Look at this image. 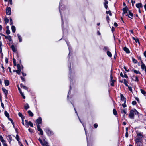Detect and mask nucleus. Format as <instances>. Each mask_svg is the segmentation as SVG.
Here are the masks:
<instances>
[{"label":"nucleus","instance_id":"50","mask_svg":"<svg viewBox=\"0 0 146 146\" xmlns=\"http://www.w3.org/2000/svg\"><path fill=\"white\" fill-rule=\"evenodd\" d=\"M6 33L7 35H9L10 33V31L9 29H7L6 32Z\"/></svg>","mask_w":146,"mask_h":146},{"label":"nucleus","instance_id":"61","mask_svg":"<svg viewBox=\"0 0 146 146\" xmlns=\"http://www.w3.org/2000/svg\"><path fill=\"white\" fill-rule=\"evenodd\" d=\"M5 62L6 63H8V60L7 58H5Z\"/></svg>","mask_w":146,"mask_h":146},{"label":"nucleus","instance_id":"32","mask_svg":"<svg viewBox=\"0 0 146 146\" xmlns=\"http://www.w3.org/2000/svg\"><path fill=\"white\" fill-rule=\"evenodd\" d=\"M132 38L133 40H135V41L137 43H138L139 44L140 43H139V39L138 38H135V37H133Z\"/></svg>","mask_w":146,"mask_h":146},{"label":"nucleus","instance_id":"49","mask_svg":"<svg viewBox=\"0 0 146 146\" xmlns=\"http://www.w3.org/2000/svg\"><path fill=\"white\" fill-rule=\"evenodd\" d=\"M106 13H107V14H109V15L110 16H111L112 15V13H111V11H106Z\"/></svg>","mask_w":146,"mask_h":146},{"label":"nucleus","instance_id":"39","mask_svg":"<svg viewBox=\"0 0 146 146\" xmlns=\"http://www.w3.org/2000/svg\"><path fill=\"white\" fill-rule=\"evenodd\" d=\"M109 50V48L108 47L106 46H104L103 48V50L106 51H108Z\"/></svg>","mask_w":146,"mask_h":146},{"label":"nucleus","instance_id":"23","mask_svg":"<svg viewBox=\"0 0 146 146\" xmlns=\"http://www.w3.org/2000/svg\"><path fill=\"white\" fill-rule=\"evenodd\" d=\"M11 48L13 52H16L17 51V49L16 48H15L13 45H12L11 46Z\"/></svg>","mask_w":146,"mask_h":146},{"label":"nucleus","instance_id":"43","mask_svg":"<svg viewBox=\"0 0 146 146\" xmlns=\"http://www.w3.org/2000/svg\"><path fill=\"white\" fill-rule=\"evenodd\" d=\"M140 91H141V93L142 94H143L145 95L146 94V92L145 91H144L142 89H140Z\"/></svg>","mask_w":146,"mask_h":146},{"label":"nucleus","instance_id":"20","mask_svg":"<svg viewBox=\"0 0 146 146\" xmlns=\"http://www.w3.org/2000/svg\"><path fill=\"white\" fill-rule=\"evenodd\" d=\"M17 36L19 39V42H21L22 41V38L21 35L19 34H17Z\"/></svg>","mask_w":146,"mask_h":146},{"label":"nucleus","instance_id":"36","mask_svg":"<svg viewBox=\"0 0 146 146\" xmlns=\"http://www.w3.org/2000/svg\"><path fill=\"white\" fill-rule=\"evenodd\" d=\"M4 114L5 115L7 118H9V115L8 113L6 111H5L4 112Z\"/></svg>","mask_w":146,"mask_h":146},{"label":"nucleus","instance_id":"25","mask_svg":"<svg viewBox=\"0 0 146 146\" xmlns=\"http://www.w3.org/2000/svg\"><path fill=\"white\" fill-rule=\"evenodd\" d=\"M28 113L29 115L31 117L33 116L34 115L33 113L30 111L29 110L28 111Z\"/></svg>","mask_w":146,"mask_h":146},{"label":"nucleus","instance_id":"27","mask_svg":"<svg viewBox=\"0 0 146 146\" xmlns=\"http://www.w3.org/2000/svg\"><path fill=\"white\" fill-rule=\"evenodd\" d=\"M107 54L109 57H111L112 56L111 53L109 51H107Z\"/></svg>","mask_w":146,"mask_h":146},{"label":"nucleus","instance_id":"55","mask_svg":"<svg viewBox=\"0 0 146 146\" xmlns=\"http://www.w3.org/2000/svg\"><path fill=\"white\" fill-rule=\"evenodd\" d=\"M10 121H11L12 124H13V127L14 128H15V125H14V123L13 121L12 120V119H10Z\"/></svg>","mask_w":146,"mask_h":146},{"label":"nucleus","instance_id":"35","mask_svg":"<svg viewBox=\"0 0 146 146\" xmlns=\"http://www.w3.org/2000/svg\"><path fill=\"white\" fill-rule=\"evenodd\" d=\"M15 138L19 143H20V142L19 141V139H20L19 138V136L18 134L16 135Z\"/></svg>","mask_w":146,"mask_h":146},{"label":"nucleus","instance_id":"31","mask_svg":"<svg viewBox=\"0 0 146 146\" xmlns=\"http://www.w3.org/2000/svg\"><path fill=\"white\" fill-rule=\"evenodd\" d=\"M132 61L135 64H136L137 63V60L135 59L133 57H132Z\"/></svg>","mask_w":146,"mask_h":146},{"label":"nucleus","instance_id":"11","mask_svg":"<svg viewBox=\"0 0 146 146\" xmlns=\"http://www.w3.org/2000/svg\"><path fill=\"white\" fill-rule=\"evenodd\" d=\"M37 130L40 132V134L41 135H43V131L41 129L39 125H37Z\"/></svg>","mask_w":146,"mask_h":146},{"label":"nucleus","instance_id":"58","mask_svg":"<svg viewBox=\"0 0 146 146\" xmlns=\"http://www.w3.org/2000/svg\"><path fill=\"white\" fill-rule=\"evenodd\" d=\"M126 102L125 101V102H124V103L123 104H122V105L124 107V108H125V107H127V105H126L125 104V103H126Z\"/></svg>","mask_w":146,"mask_h":146},{"label":"nucleus","instance_id":"48","mask_svg":"<svg viewBox=\"0 0 146 146\" xmlns=\"http://www.w3.org/2000/svg\"><path fill=\"white\" fill-rule=\"evenodd\" d=\"M13 64L14 66H16V61L13 58Z\"/></svg>","mask_w":146,"mask_h":146},{"label":"nucleus","instance_id":"63","mask_svg":"<svg viewBox=\"0 0 146 146\" xmlns=\"http://www.w3.org/2000/svg\"><path fill=\"white\" fill-rule=\"evenodd\" d=\"M21 73L23 76H26V74L25 73H24L23 72H22Z\"/></svg>","mask_w":146,"mask_h":146},{"label":"nucleus","instance_id":"41","mask_svg":"<svg viewBox=\"0 0 146 146\" xmlns=\"http://www.w3.org/2000/svg\"><path fill=\"white\" fill-rule=\"evenodd\" d=\"M133 72L136 74H141V73L138 70H134L133 71Z\"/></svg>","mask_w":146,"mask_h":146},{"label":"nucleus","instance_id":"1","mask_svg":"<svg viewBox=\"0 0 146 146\" xmlns=\"http://www.w3.org/2000/svg\"><path fill=\"white\" fill-rule=\"evenodd\" d=\"M62 0H60L59 5V9L62 20V31L63 33H64V27L63 26L64 22L63 21V14L65 13L66 10L65 9V7L64 5L62 4Z\"/></svg>","mask_w":146,"mask_h":146},{"label":"nucleus","instance_id":"12","mask_svg":"<svg viewBox=\"0 0 146 146\" xmlns=\"http://www.w3.org/2000/svg\"><path fill=\"white\" fill-rule=\"evenodd\" d=\"M128 10V8L127 7L124 8L123 9V15L124 14H127L128 13L127 10Z\"/></svg>","mask_w":146,"mask_h":146},{"label":"nucleus","instance_id":"47","mask_svg":"<svg viewBox=\"0 0 146 146\" xmlns=\"http://www.w3.org/2000/svg\"><path fill=\"white\" fill-rule=\"evenodd\" d=\"M113 113L114 115H116L117 114V112L115 109H113Z\"/></svg>","mask_w":146,"mask_h":146},{"label":"nucleus","instance_id":"44","mask_svg":"<svg viewBox=\"0 0 146 146\" xmlns=\"http://www.w3.org/2000/svg\"><path fill=\"white\" fill-rule=\"evenodd\" d=\"M20 93L21 94V95L22 96L23 98L24 99H25V97L23 93L21 91H20Z\"/></svg>","mask_w":146,"mask_h":146},{"label":"nucleus","instance_id":"21","mask_svg":"<svg viewBox=\"0 0 146 146\" xmlns=\"http://www.w3.org/2000/svg\"><path fill=\"white\" fill-rule=\"evenodd\" d=\"M5 39H8L9 41L11 42L12 41V39L10 36H5Z\"/></svg>","mask_w":146,"mask_h":146},{"label":"nucleus","instance_id":"34","mask_svg":"<svg viewBox=\"0 0 146 146\" xmlns=\"http://www.w3.org/2000/svg\"><path fill=\"white\" fill-rule=\"evenodd\" d=\"M121 112L122 113H124V115L126 113V111L125 110V109H121Z\"/></svg>","mask_w":146,"mask_h":146},{"label":"nucleus","instance_id":"3","mask_svg":"<svg viewBox=\"0 0 146 146\" xmlns=\"http://www.w3.org/2000/svg\"><path fill=\"white\" fill-rule=\"evenodd\" d=\"M134 114L139 116V112L138 111L135 109H133L130 111L129 115V118L132 119H134Z\"/></svg>","mask_w":146,"mask_h":146},{"label":"nucleus","instance_id":"22","mask_svg":"<svg viewBox=\"0 0 146 146\" xmlns=\"http://www.w3.org/2000/svg\"><path fill=\"white\" fill-rule=\"evenodd\" d=\"M4 83L5 86H8L9 84V82L8 80H4Z\"/></svg>","mask_w":146,"mask_h":146},{"label":"nucleus","instance_id":"57","mask_svg":"<svg viewBox=\"0 0 146 146\" xmlns=\"http://www.w3.org/2000/svg\"><path fill=\"white\" fill-rule=\"evenodd\" d=\"M128 87V89L131 92H132V87L131 86H127Z\"/></svg>","mask_w":146,"mask_h":146},{"label":"nucleus","instance_id":"45","mask_svg":"<svg viewBox=\"0 0 146 146\" xmlns=\"http://www.w3.org/2000/svg\"><path fill=\"white\" fill-rule=\"evenodd\" d=\"M18 114L19 116L21 118H22L23 117H24L23 115H22V114L20 112Z\"/></svg>","mask_w":146,"mask_h":146},{"label":"nucleus","instance_id":"19","mask_svg":"<svg viewBox=\"0 0 146 146\" xmlns=\"http://www.w3.org/2000/svg\"><path fill=\"white\" fill-rule=\"evenodd\" d=\"M136 7L139 9H140V7H142V5L141 3H137L136 4Z\"/></svg>","mask_w":146,"mask_h":146},{"label":"nucleus","instance_id":"8","mask_svg":"<svg viewBox=\"0 0 146 146\" xmlns=\"http://www.w3.org/2000/svg\"><path fill=\"white\" fill-rule=\"evenodd\" d=\"M126 16H128L129 18L132 19L133 17V15L131 11H128V14L126 15Z\"/></svg>","mask_w":146,"mask_h":146},{"label":"nucleus","instance_id":"10","mask_svg":"<svg viewBox=\"0 0 146 146\" xmlns=\"http://www.w3.org/2000/svg\"><path fill=\"white\" fill-rule=\"evenodd\" d=\"M2 89L4 93L5 94V98H7V95L8 94V90L4 88H2Z\"/></svg>","mask_w":146,"mask_h":146},{"label":"nucleus","instance_id":"28","mask_svg":"<svg viewBox=\"0 0 146 146\" xmlns=\"http://www.w3.org/2000/svg\"><path fill=\"white\" fill-rule=\"evenodd\" d=\"M124 84H125V85L127 86H128V85L127 84L128 83V82L125 79H124Z\"/></svg>","mask_w":146,"mask_h":146},{"label":"nucleus","instance_id":"7","mask_svg":"<svg viewBox=\"0 0 146 146\" xmlns=\"http://www.w3.org/2000/svg\"><path fill=\"white\" fill-rule=\"evenodd\" d=\"M6 14L7 15H10L11 14V8L10 7H8L6 9Z\"/></svg>","mask_w":146,"mask_h":146},{"label":"nucleus","instance_id":"17","mask_svg":"<svg viewBox=\"0 0 146 146\" xmlns=\"http://www.w3.org/2000/svg\"><path fill=\"white\" fill-rule=\"evenodd\" d=\"M120 97L121 101H123L124 102H125V101L126 102V98H125L122 94H120Z\"/></svg>","mask_w":146,"mask_h":146},{"label":"nucleus","instance_id":"42","mask_svg":"<svg viewBox=\"0 0 146 146\" xmlns=\"http://www.w3.org/2000/svg\"><path fill=\"white\" fill-rule=\"evenodd\" d=\"M30 126L31 127H33V123L31 121L28 122V126Z\"/></svg>","mask_w":146,"mask_h":146},{"label":"nucleus","instance_id":"6","mask_svg":"<svg viewBox=\"0 0 146 146\" xmlns=\"http://www.w3.org/2000/svg\"><path fill=\"white\" fill-rule=\"evenodd\" d=\"M66 42L67 44V45L68 46V48L69 50V54L68 55V56L69 58H70V54H71L72 53V50L71 49V47L70 46V45H69V43L67 41H66Z\"/></svg>","mask_w":146,"mask_h":146},{"label":"nucleus","instance_id":"15","mask_svg":"<svg viewBox=\"0 0 146 146\" xmlns=\"http://www.w3.org/2000/svg\"><path fill=\"white\" fill-rule=\"evenodd\" d=\"M137 136L138 137H140L141 138H143L144 136L143 134V133L139 132L137 133Z\"/></svg>","mask_w":146,"mask_h":146},{"label":"nucleus","instance_id":"38","mask_svg":"<svg viewBox=\"0 0 146 146\" xmlns=\"http://www.w3.org/2000/svg\"><path fill=\"white\" fill-rule=\"evenodd\" d=\"M137 144V146H142L143 145L142 142H138V143H136Z\"/></svg>","mask_w":146,"mask_h":146},{"label":"nucleus","instance_id":"64","mask_svg":"<svg viewBox=\"0 0 146 146\" xmlns=\"http://www.w3.org/2000/svg\"><path fill=\"white\" fill-rule=\"evenodd\" d=\"M94 126L95 128H96L98 127V124L97 123H95Z\"/></svg>","mask_w":146,"mask_h":146},{"label":"nucleus","instance_id":"51","mask_svg":"<svg viewBox=\"0 0 146 146\" xmlns=\"http://www.w3.org/2000/svg\"><path fill=\"white\" fill-rule=\"evenodd\" d=\"M43 146H49L48 145V143L47 142H45L44 144L43 145Z\"/></svg>","mask_w":146,"mask_h":146},{"label":"nucleus","instance_id":"37","mask_svg":"<svg viewBox=\"0 0 146 146\" xmlns=\"http://www.w3.org/2000/svg\"><path fill=\"white\" fill-rule=\"evenodd\" d=\"M108 4V2L107 1H105L104 3V5L105 8L106 9H107L108 8V6L107 4Z\"/></svg>","mask_w":146,"mask_h":146},{"label":"nucleus","instance_id":"2","mask_svg":"<svg viewBox=\"0 0 146 146\" xmlns=\"http://www.w3.org/2000/svg\"><path fill=\"white\" fill-rule=\"evenodd\" d=\"M72 104V105H73V107H74V110H75V113H76V114H77V116H78V118L79 119L80 122L82 124V125H83V127H84V130L85 131V133H86V139H87V146H92V142H93L92 139H91V138H89V139H88V137L87 136V135L86 131V129L85 127V126L84 125V123H83V122L81 121V120L80 119V118L78 115L77 112L76 111V110L75 109V108H74V105H73V104Z\"/></svg>","mask_w":146,"mask_h":146},{"label":"nucleus","instance_id":"26","mask_svg":"<svg viewBox=\"0 0 146 146\" xmlns=\"http://www.w3.org/2000/svg\"><path fill=\"white\" fill-rule=\"evenodd\" d=\"M4 20L5 22V23L6 24L9 21V19L6 17H5L4 18Z\"/></svg>","mask_w":146,"mask_h":146},{"label":"nucleus","instance_id":"53","mask_svg":"<svg viewBox=\"0 0 146 146\" xmlns=\"http://www.w3.org/2000/svg\"><path fill=\"white\" fill-rule=\"evenodd\" d=\"M136 104L137 102L135 101H133L132 102V104L133 105H135Z\"/></svg>","mask_w":146,"mask_h":146},{"label":"nucleus","instance_id":"29","mask_svg":"<svg viewBox=\"0 0 146 146\" xmlns=\"http://www.w3.org/2000/svg\"><path fill=\"white\" fill-rule=\"evenodd\" d=\"M0 139L2 143L6 142V141L3 139V137L1 135L0 136Z\"/></svg>","mask_w":146,"mask_h":146},{"label":"nucleus","instance_id":"16","mask_svg":"<svg viewBox=\"0 0 146 146\" xmlns=\"http://www.w3.org/2000/svg\"><path fill=\"white\" fill-rule=\"evenodd\" d=\"M7 138L8 140L9 143H10L12 141V137L10 135H8L7 136Z\"/></svg>","mask_w":146,"mask_h":146},{"label":"nucleus","instance_id":"33","mask_svg":"<svg viewBox=\"0 0 146 146\" xmlns=\"http://www.w3.org/2000/svg\"><path fill=\"white\" fill-rule=\"evenodd\" d=\"M141 68L142 70H146V66H145V64L141 65Z\"/></svg>","mask_w":146,"mask_h":146},{"label":"nucleus","instance_id":"62","mask_svg":"<svg viewBox=\"0 0 146 146\" xmlns=\"http://www.w3.org/2000/svg\"><path fill=\"white\" fill-rule=\"evenodd\" d=\"M21 80H22V81H25V79L22 76H21Z\"/></svg>","mask_w":146,"mask_h":146},{"label":"nucleus","instance_id":"5","mask_svg":"<svg viewBox=\"0 0 146 146\" xmlns=\"http://www.w3.org/2000/svg\"><path fill=\"white\" fill-rule=\"evenodd\" d=\"M44 130L46 133L47 135L49 136H51L54 134L53 132L48 127H46L45 128Z\"/></svg>","mask_w":146,"mask_h":146},{"label":"nucleus","instance_id":"60","mask_svg":"<svg viewBox=\"0 0 146 146\" xmlns=\"http://www.w3.org/2000/svg\"><path fill=\"white\" fill-rule=\"evenodd\" d=\"M135 79H136L135 80V81L137 82L139 81V79H138V77L136 76Z\"/></svg>","mask_w":146,"mask_h":146},{"label":"nucleus","instance_id":"54","mask_svg":"<svg viewBox=\"0 0 146 146\" xmlns=\"http://www.w3.org/2000/svg\"><path fill=\"white\" fill-rule=\"evenodd\" d=\"M10 25L11 26L12 25H13V21H12V19L11 18H10Z\"/></svg>","mask_w":146,"mask_h":146},{"label":"nucleus","instance_id":"18","mask_svg":"<svg viewBox=\"0 0 146 146\" xmlns=\"http://www.w3.org/2000/svg\"><path fill=\"white\" fill-rule=\"evenodd\" d=\"M123 50L127 54H129L130 53V51L129 49L126 47H124L123 48Z\"/></svg>","mask_w":146,"mask_h":146},{"label":"nucleus","instance_id":"59","mask_svg":"<svg viewBox=\"0 0 146 146\" xmlns=\"http://www.w3.org/2000/svg\"><path fill=\"white\" fill-rule=\"evenodd\" d=\"M106 19L108 21V23H109V21L110 20V17L108 15L106 16Z\"/></svg>","mask_w":146,"mask_h":146},{"label":"nucleus","instance_id":"40","mask_svg":"<svg viewBox=\"0 0 146 146\" xmlns=\"http://www.w3.org/2000/svg\"><path fill=\"white\" fill-rule=\"evenodd\" d=\"M38 140L40 142V143L41 144V145L42 146L44 144V143H43L42 139L41 138H39L38 139Z\"/></svg>","mask_w":146,"mask_h":146},{"label":"nucleus","instance_id":"56","mask_svg":"<svg viewBox=\"0 0 146 146\" xmlns=\"http://www.w3.org/2000/svg\"><path fill=\"white\" fill-rule=\"evenodd\" d=\"M22 88H23V89L26 90H28V88L27 87L25 86H23Z\"/></svg>","mask_w":146,"mask_h":146},{"label":"nucleus","instance_id":"30","mask_svg":"<svg viewBox=\"0 0 146 146\" xmlns=\"http://www.w3.org/2000/svg\"><path fill=\"white\" fill-rule=\"evenodd\" d=\"M29 108V106L27 103H26V105L24 106V108L26 110H27Z\"/></svg>","mask_w":146,"mask_h":146},{"label":"nucleus","instance_id":"13","mask_svg":"<svg viewBox=\"0 0 146 146\" xmlns=\"http://www.w3.org/2000/svg\"><path fill=\"white\" fill-rule=\"evenodd\" d=\"M142 138L140 137H138L135 139V143H138V142H142L143 139Z\"/></svg>","mask_w":146,"mask_h":146},{"label":"nucleus","instance_id":"9","mask_svg":"<svg viewBox=\"0 0 146 146\" xmlns=\"http://www.w3.org/2000/svg\"><path fill=\"white\" fill-rule=\"evenodd\" d=\"M110 81H111V85L112 86H114V83L115 82V80L113 79V76L111 74L110 76Z\"/></svg>","mask_w":146,"mask_h":146},{"label":"nucleus","instance_id":"52","mask_svg":"<svg viewBox=\"0 0 146 146\" xmlns=\"http://www.w3.org/2000/svg\"><path fill=\"white\" fill-rule=\"evenodd\" d=\"M17 68L18 69V70H21V67L19 64H17Z\"/></svg>","mask_w":146,"mask_h":146},{"label":"nucleus","instance_id":"14","mask_svg":"<svg viewBox=\"0 0 146 146\" xmlns=\"http://www.w3.org/2000/svg\"><path fill=\"white\" fill-rule=\"evenodd\" d=\"M37 123L38 124L37 125H39L42 123V118L40 117L36 120Z\"/></svg>","mask_w":146,"mask_h":146},{"label":"nucleus","instance_id":"24","mask_svg":"<svg viewBox=\"0 0 146 146\" xmlns=\"http://www.w3.org/2000/svg\"><path fill=\"white\" fill-rule=\"evenodd\" d=\"M11 29L13 33H15L16 31V28L14 26H11Z\"/></svg>","mask_w":146,"mask_h":146},{"label":"nucleus","instance_id":"4","mask_svg":"<svg viewBox=\"0 0 146 146\" xmlns=\"http://www.w3.org/2000/svg\"><path fill=\"white\" fill-rule=\"evenodd\" d=\"M69 63H70V65L68 66L69 68V78H70V86L69 90V91L68 93V94L67 97V98L68 100V98H69V95L70 94V93H71V80H72V79H71V74H72V73L71 72V63H70V61L69 62Z\"/></svg>","mask_w":146,"mask_h":146},{"label":"nucleus","instance_id":"46","mask_svg":"<svg viewBox=\"0 0 146 146\" xmlns=\"http://www.w3.org/2000/svg\"><path fill=\"white\" fill-rule=\"evenodd\" d=\"M21 72V70H16V72L19 75L20 74Z\"/></svg>","mask_w":146,"mask_h":146}]
</instances>
